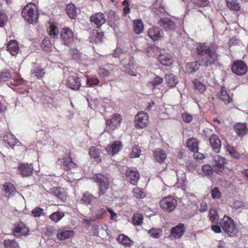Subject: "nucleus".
<instances>
[{"label":"nucleus","mask_w":248,"mask_h":248,"mask_svg":"<svg viewBox=\"0 0 248 248\" xmlns=\"http://www.w3.org/2000/svg\"><path fill=\"white\" fill-rule=\"evenodd\" d=\"M217 46L214 45L208 46L201 44L197 47V52L204 65L208 66L217 62V55L216 53Z\"/></svg>","instance_id":"1"},{"label":"nucleus","mask_w":248,"mask_h":248,"mask_svg":"<svg viewBox=\"0 0 248 248\" xmlns=\"http://www.w3.org/2000/svg\"><path fill=\"white\" fill-rule=\"evenodd\" d=\"M22 15L25 20L30 24H35L38 19V14L36 6L30 3L22 10Z\"/></svg>","instance_id":"2"},{"label":"nucleus","mask_w":248,"mask_h":248,"mask_svg":"<svg viewBox=\"0 0 248 248\" xmlns=\"http://www.w3.org/2000/svg\"><path fill=\"white\" fill-rule=\"evenodd\" d=\"M93 179L98 184L99 196L105 194L110 186V181L108 177L101 173H98L93 177Z\"/></svg>","instance_id":"3"},{"label":"nucleus","mask_w":248,"mask_h":248,"mask_svg":"<svg viewBox=\"0 0 248 248\" xmlns=\"http://www.w3.org/2000/svg\"><path fill=\"white\" fill-rule=\"evenodd\" d=\"M220 225L223 230L229 236L234 235L236 231V227L233 220L229 216H224L220 219Z\"/></svg>","instance_id":"4"},{"label":"nucleus","mask_w":248,"mask_h":248,"mask_svg":"<svg viewBox=\"0 0 248 248\" xmlns=\"http://www.w3.org/2000/svg\"><path fill=\"white\" fill-rule=\"evenodd\" d=\"M161 208L168 212H171L177 204V200L172 196H168L162 198L160 201Z\"/></svg>","instance_id":"5"},{"label":"nucleus","mask_w":248,"mask_h":248,"mask_svg":"<svg viewBox=\"0 0 248 248\" xmlns=\"http://www.w3.org/2000/svg\"><path fill=\"white\" fill-rule=\"evenodd\" d=\"M227 162L226 159L218 155H216L213 156L212 162V167H214V171L220 174L224 170V165Z\"/></svg>","instance_id":"6"},{"label":"nucleus","mask_w":248,"mask_h":248,"mask_svg":"<svg viewBox=\"0 0 248 248\" xmlns=\"http://www.w3.org/2000/svg\"><path fill=\"white\" fill-rule=\"evenodd\" d=\"M148 116L145 112H139L135 117V125L137 128H143L148 124Z\"/></svg>","instance_id":"7"},{"label":"nucleus","mask_w":248,"mask_h":248,"mask_svg":"<svg viewBox=\"0 0 248 248\" xmlns=\"http://www.w3.org/2000/svg\"><path fill=\"white\" fill-rule=\"evenodd\" d=\"M232 70L233 73L239 76H242L247 73L248 67L242 61H236L232 64Z\"/></svg>","instance_id":"8"},{"label":"nucleus","mask_w":248,"mask_h":248,"mask_svg":"<svg viewBox=\"0 0 248 248\" xmlns=\"http://www.w3.org/2000/svg\"><path fill=\"white\" fill-rule=\"evenodd\" d=\"M61 38L65 45L68 46L73 41L74 33L68 28H63L61 31Z\"/></svg>","instance_id":"9"},{"label":"nucleus","mask_w":248,"mask_h":248,"mask_svg":"<svg viewBox=\"0 0 248 248\" xmlns=\"http://www.w3.org/2000/svg\"><path fill=\"white\" fill-rule=\"evenodd\" d=\"M63 82L66 86L74 90H79L81 85L79 78L76 76H69Z\"/></svg>","instance_id":"10"},{"label":"nucleus","mask_w":248,"mask_h":248,"mask_svg":"<svg viewBox=\"0 0 248 248\" xmlns=\"http://www.w3.org/2000/svg\"><path fill=\"white\" fill-rule=\"evenodd\" d=\"M185 226L183 223H179L177 226L172 227L169 235L171 239H179L181 238L185 232Z\"/></svg>","instance_id":"11"},{"label":"nucleus","mask_w":248,"mask_h":248,"mask_svg":"<svg viewBox=\"0 0 248 248\" xmlns=\"http://www.w3.org/2000/svg\"><path fill=\"white\" fill-rule=\"evenodd\" d=\"M125 175L127 180L132 185H136L140 179V174L136 168H128Z\"/></svg>","instance_id":"12"},{"label":"nucleus","mask_w":248,"mask_h":248,"mask_svg":"<svg viewBox=\"0 0 248 248\" xmlns=\"http://www.w3.org/2000/svg\"><path fill=\"white\" fill-rule=\"evenodd\" d=\"M90 21L97 28H99L106 22V19L104 14L97 13L90 16Z\"/></svg>","instance_id":"13"},{"label":"nucleus","mask_w":248,"mask_h":248,"mask_svg":"<svg viewBox=\"0 0 248 248\" xmlns=\"http://www.w3.org/2000/svg\"><path fill=\"white\" fill-rule=\"evenodd\" d=\"M158 24L166 31H173L175 29L174 22L168 18H160L158 21Z\"/></svg>","instance_id":"14"},{"label":"nucleus","mask_w":248,"mask_h":248,"mask_svg":"<svg viewBox=\"0 0 248 248\" xmlns=\"http://www.w3.org/2000/svg\"><path fill=\"white\" fill-rule=\"evenodd\" d=\"M122 148V144L120 141H114L111 144L106 147V150L108 153L114 155L117 154Z\"/></svg>","instance_id":"15"},{"label":"nucleus","mask_w":248,"mask_h":248,"mask_svg":"<svg viewBox=\"0 0 248 248\" xmlns=\"http://www.w3.org/2000/svg\"><path fill=\"white\" fill-rule=\"evenodd\" d=\"M148 34L153 40H159L163 37V31L158 27H154L149 29Z\"/></svg>","instance_id":"16"},{"label":"nucleus","mask_w":248,"mask_h":248,"mask_svg":"<svg viewBox=\"0 0 248 248\" xmlns=\"http://www.w3.org/2000/svg\"><path fill=\"white\" fill-rule=\"evenodd\" d=\"M209 142L213 150L216 153L220 152L221 148V141L219 137L215 134L211 136L209 138Z\"/></svg>","instance_id":"17"},{"label":"nucleus","mask_w":248,"mask_h":248,"mask_svg":"<svg viewBox=\"0 0 248 248\" xmlns=\"http://www.w3.org/2000/svg\"><path fill=\"white\" fill-rule=\"evenodd\" d=\"M122 120L121 116L118 113H115L113 114L112 118L110 120H106V124L108 126L112 127V130H113V127H115L119 125Z\"/></svg>","instance_id":"18"},{"label":"nucleus","mask_w":248,"mask_h":248,"mask_svg":"<svg viewBox=\"0 0 248 248\" xmlns=\"http://www.w3.org/2000/svg\"><path fill=\"white\" fill-rule=\"evenodd\" d=\"M22 176L26 177L31 175L33 171V169L31 164H23L18 167Z\"/></svg>","instance_id":"19"},{"label":"nucleus","mask_w":248,"mask_h":248,"mask_svg":"<svg viewBox=\"0 0 248 248\" xmlns=\"http://www.w3.org/2000/svg\"><path fill=\"white\" fill-rule=\"evenodd\" d=\"M96 199V197L94 196L93 194L87 191L83 193L80 201L81 203L87 206L88 205L91 204L93 200H95Z\"/></svg>","instance_id":"20"},{"label":"nucleus","mask_w":248,"mask_h":248,"mask_svg":"<svg viewBox=\"0 0 248 248\" xmlns=\"http://www.w3.org/2000/svg\"><path fill=\"white\" fill-rule=\"evenodd\" d=\"M154 158L155 161L157 162H163L167 157L166 152L162 149H157L154 152Z\"/></svg>","instance_id":"21"},{"label":"nucleus","mask_w":248,"mask_h":248,"mask_svg":"<svg viewBox=\"0 0 248 248\" xmlns=\"http://www.w3.org/2000/svg\"><path fill=\"white\" fill-rule=\"evenodd\" d=\"M218 97L226 104L230 103L232 101V98L228 94L226 89L224 87H222L218 93Z\"/></svg>","instance_id":"22"},{"label":"nucleus","mask_w":248,"mask_h":248,"mask_svg":"<svg viewBox=\"0 0 248 248\" xmlns=\"http://www.w3.org/2000/svg\"><path fill=\"white\" fill-rule=\"evenodd\" d=\"M51 192L54 196L61 200L62 201H64L66 200V194L64 189L60 187H54L50 189Z\"/></svg>","instance_id":"23"},{"label":"nucleus","mask_w":248,"mask_h":248,"mask_svg":"<svg viewBox=\"0 0 248 248\" xmlns=\"http://www.w3.org/2000/svg\"><path fill=\"white\" fill-rule=\"evenodd\" d=\"M234 129L239 136H243L248 133V129L246 123H237L234 126Z\"/></svg>","instance_id":"24"},{"label":"nucleus","mask_w":248,"mask_h":248,"mask_svg":"<svg viewBox=\"0 0 248 248\" xmlns=\"http://www.w3.org/2000/svg\"><path fill=\"white\" fill-rule=\"evenodd\" d=\"M29 229L28 228L24 226V224H21L17 226L15 229L14 234V235L17 237L21 235H28Z\"/></svg>","instance_id":"25"},{"label":"nucleus","mask_w":248,"mask_h":248,"mask_svg":"<svg viewBox=\"0 0 248 248\" xmlns=\"http://www.w3.org/2000/svg\"><path fill=\"white\" fill-rule=\"evenodd\" d=\"M117 240L121 245L128 247H131L134 244V242L129 237L124 234L119 235Z\"/></svg>","instance_id":"26"},{"label":"nucleus","mask_w":248,"mask_h":248,"mask_svg":"<svg viewBox=\"0 0 248 248\" xmlns=\"http://www.w3.org/2000/svg\"><path fill=\"white\" fill-rule=\"evenodd\" d=\"M158 59L160 63L164 65H170L172 62L171 55L168 53L160 54L158 56Z\"/></svg>","instance_id":"27"},{"label":"nucleus","mask_w":248,"mask_h":248,"mask_svg":"<svg viewBox=\"0 0 248 248\" xmlns=\"http://www.w3.org/2000/svg\"><path fill=\"white\" fill-rule=\"evenodd\" d=\"M103 36V32H99L97 30H94L92 31L90 35V42H95L96 43H100L102 41Z\"/></svg>","instance_id":"28"},{"label":"nucleus","mask_w":248,"mask_h":248,"mask_svg":"<svg viewBox=\"0 0 248 248\" xmlns=\"http://www.w3.org/2000/svg\"><path fill=\"white\" fill-rule=\"evenodd\" d=\"M74 232L70 230H59L57 233V237L61 240H64L69 238L73 235Z\"/></svg>","instance_id":"29"},{"label":"nucleus","mask_w":248,"mask_h":248,"mask_svg":"<svg viewBox=\"0 0 248 248\" xmlns=\"http://www.w3.org/2000/svg\"><path fill=\"white\" fill-rule=\"evenodd\" d=\"M7 50L12 55H15L17 53L19 49L18 43L16 41L11 40L7 44Z\"/></svg>","instance_id":"30"},{"label":"nucleus","mask_w":248,"mask_h":248,"mask_svg":"<svg viewBox=\"0 0 248 248\" xmlns=\"http://www.w3.org/2000/svg\"><path fill=\"white\" fill-rule=\"evenodd\" d=\"M165 79L167 86L171 88L175 87L178 82L176 77L172 74L166 75Z\"/></svg>","instance_id":"31"},{"label":"nucleus","mask_w":248,"mask_h":248,"mask_svg":"<svg viewBox=\"0 0 248 248\" xmlns=\"http://www.w3.org/2000/svg\"><path fill=\"white\" fill-rule=\"evenodd\" d=\"M186 144L187 147L192 152H194L198 150V142L195 138H192L188 139Z\"/></svg>","instance_id":"32"},{"label":"nucleus","mask_w":248,"mask_h":248,"mask_svg":"<svg viewBox=\"0 0 248 248\" xmlns=\"http://www.w3.org/2000/svg\"><path fill=\"white\" fill-rule=\"evenodd\" d=\"M209 217L210 220L213 223H218L219 221V215L217 209L215 207H212L209 210Z\"/></svg>","instance_id":"33"},{"label":"nucleus","mask_w":248,"mask_h":248,"mask_svg":"<svg viewBox=\"0 0 248 248\" xmlns=\"http://www.w3.org/2000/svg\"><path fill=\"white\" fill-rule=\"evenodd\" d=\"M66 12L69 17L74 19L77 15V9L76 6L72 3L67 4L66 6Z\"/></svg>","instance_id":"34"},{"label":"nucleus","mask_w":248,"mask_h":248,"mask_svg":"<svg viewBox=\"0 0 248 248\" xmlns=\"http://www.w3.org/2000/svg\"><path fill=\"white\" fill-rule=\"evenodd\" d=\"M2 189L4 191L6 194L9 195L14 194L16 192V188L11 183H5L2 186Z\"/></svg>","instance_id":"35"},{"label":"nucleus","mask_w":248,"mask_h":248,"mask_svg":"<svg viewBox=\"0 0 248 248\" xmlns=\"http://www.w3.org/2000/svg\"><path fill=\"white\" fill-rule=\"evenodd\" d=\"M134 30L136 33L140 34L143 31L144 27L141 19L134 20L133 21Z\"/></svg>","instance_id":"36"},{"label":"nucleus","mask_w":248,"mask_h":248,"mask_svg":"<svg viewBox=\"0 0 248 248\" xmlns=\"http://www.w3.org/2000/svg\"><path fill=\"white\" fill-rule=\"evenodd\" d=\"M63 166L65 167V169L70 170L76 168L77 164L73 162L70 157H68L63 159L62 161Z\"/></svg>","instance_id":"37"},{"label":"nucleus","mask_w":248,"mask_h":248,"mask_svg":"<svg viewBox=\"0 0 248 248\" xmlns=\"http://www.w3.org/2000/svg\"><path fill=\"white\" fill-rule=\"evenodd\" d=\"M226 3L231 10L237 11L240 9V6L237 0H226Z\"/></svg>","instance_id":"38"},{"label":"nucleus","mask_w":248,"mask_h":248,"mask_svg":"<svg viewBox=\"0 0 248 248\" xmlns=\"http://www.w3.org/2000/svg\"><path fill=\"white\" fill-rule=\"evenodd\" d=\"M200 64L198 62H193L188 63L186 65V69L188 72L193 73L197 71L199 68Z\"/></svg>","instance_id":"39"},{"label":"nucleus","mask_w":248,"mask_h":248,"mask_svg":"<svg viewBox=\"0 0 248 248\" xmlns=\"http://www.w3.org/2000/svg\"><path fill=\"white\" fill-rule=\"evenodd\" d=\"M64 216L63 212L58 211L52 213L50 216V219L55 222L60 221Z\"/></svg>","instance_id":"40"},{"label":"nucleus","mask_w":248,"mask_h":248,"mask_svg":"<svg viewBox=\"0 0 248 248\" xmlns=\"http://www.w3.org/2000/svg\"><path fill=\"white\" fill-rule=\"evenodd\" d=\"M132 193L133 195L137 198L142 199L146 196V193L144 190L139 187L134 188Z\"/></svg>","instance_id":"41"},{"label":"nucleus","mask_w":248,"mask_h":248,"mask_svg":"<svg viewBox=\"0 0 248 248\" xmlns=\"http://www.w3.org/2000/svg\"><path fill=\"white\" fill-rule=\"evenodd\" d=\"M150 236L155 238H159L162 234V231L160 229L152 228L148 231Z\"/></svg>","instance_id":"42"},{"label":"nucleus","mask_w":248,"mask_h":248,"mask_svg":"<svg viewBox=\"0 0 248 248\" xmlns=\"http://www.w3.org/2000/svg\"><path fill=\"white\" fill-rule=\"evenodd\" d=\"M209 0H191L190 4H193L195 7H204L208 5Z\"/></svg>","instance_id":"43"},{"label":"nucleus","mask_w":248,"mask_h":248,"mask_svg":"<svg viewBox=\"0 0 248 248\" xmlns=\"http://www.w3.org/2000/svg\"><path fill=\"white\" fill-rule=\"evenodd\" d=\"M42 48L46 51H50L52 48V44L48 37H46L42 43Z\"/></svg>","instance_id":"44"},{"label":"nucleus","mask_w":248,"mask_h":248,"mask_svg":"<svg viewBox=\"0 0 248 248\" xmlns=\"http://www.w3.org/2000/svg\"><path fill=\"white\" fill-rule=\"evenodd\" d=\"M89 153L92 158H97L100 156V150L95 146H91L89 149Z\"/></svg>","instance_id":"45"},{"label":"nucleus","mask_w":248,"mask_h":248,"mask_svg":"<svg viewBox=\"0 0 248 248\" xmlns=\"http://www.w3.org/2000/svg\"><path fill=\"white\" fill-rule=\"evenodd\" d=\"M45 72L43 69H36L31 70V76L32 77H36L38 78H41L43 77Z\"/></svg>","instance_id":"46"},{"label":"nucleus","mask_w":248,"mask_h":248,"mask_svg":"<svg viewBox=\"0 0 248 248\" xmlns=\"http://www.w3.org/2000/svg\"><path fill=\"white\" fill-rule=\"evenodd\" d=\"M48 31L50 35L53 38L57 37L59 33L58 28L53 24L50 25Z\"/></svg>","instance_id":"47"},{"label":"nucleus","mask_w":248,"mask_h":248,"mask_svg":"<svg viewBox=\"0 0 248 248\" xmlns=\"http://www.w3.org/2000/svg\"><path fill=\"white\" fill-rule=\"evenodd\" d=\"M143 216L139 213H135L132 217L133 223L135 225L139 226L142 224Z\"/></svg>","instance_id":"48"},{"label":"nucleus","mask_w":248,"mask_h":248,"mask_svg":"<svg viewBox=\"0 0 248 248\" xmlns=\"http://www.w3.org/2000/svg\"><path fill=\"white\" fill-rule=\"evenodd\" d=\"M4 245L6 248H17L18 247V244L14 240H5Z\"/></svg>","instance_id":"49"},{"label":"nucleus","mask_w":248,"mask_h":248,"mask_svg":"<svg viewBox=\"0 0 248 248\" xmlns=\"http://www.w3.org/2000/svg\"><path fill=\"white\" fill-rule=\"evenodd\" d=\"M227 150L230 155L235 159H239L240 157V154L237 152L233 147L227 145Z\"/></svg>","instance_id":"50"},{"label":"nucleus","mask_w":248,"mask_h":248,"mask_svg":"<svg viewBox=\"0 0 248 248\" xmlns=\"http://www.w3.org/2000/svg\"><path fill=\"white\" fill-rule=\"evenodd\" d=\"M193 83L195 89L199 90L200 93H203L205 91V86L198 80L195 79Z\"/></svg>","instance_id":"51"},{"label":"nucleus","mask_w":248,"mask_h":248,"mask_svg":"<svg viewBox=\"0 0 248 248\" xmlns=\"http://www.w3.org/2000/svg\"><path fill=\"white\" fill-rule=\"evenodd\" d=\"M99 82V80L96 77H89L87 78V84L90 87L97 85Z\"/></svg>","instance_id":"52"},{"label":"nucleus","mask_w":248,"mask_h":248,"mask_svg":"<svg viewBox=\"0 0 248 248\" xmlns=\"http://www.w3.org/2000/svg\"><path fill=\"white\" fill-rule=\"evenodd\" d=\"M9 139H4V140L10 145V146H14L16 144H17L18 142V140L14 136V135L12 134H10L9 136H7Z\"/></svg>","instance_id":"53"},{"label":"nucleus","mask_w":248,"mask_h":248,"mask_svg":"<svg viewBox=\"0 0 248 248\" xmlns=\"http://www.w3.org/2000/svg\"><path fill=\"white\" fill-rule=\"evenodd\" d=\"M141 150L138 146H135L133 147L132 152L130 154L131 158L139 157L140 155Z\"/></svg>","instance_id":"54"},{"label":"nucleus","mask_w":248,"mask_h":248,"mask_svg":"<svg viewBox=\"0 0 248 248\" xmlns=\"http://www.w3.org/2000/svg\"><path fill=\"white\" fill-rule=\"evenodd\" d=\"M72 57L73 59L77 62H79L81 60L82 54L77 49H73L72 50Z\"/></svg>","instance_id":"55"},{"label":"nucleus","mask_w":248,"mask_h":248,"mask_svg":"<svg viewBox=\"0 0 248 248\" xmlns=\"http://www.w3.org/2000/svg\"><path fill=\"white\" fill-rule=\"evenodd\" d=\"M1 75V78L4 80H8L12 77V73L8 70L3 71Z\"/></svg>","instance_id":"56"},{"label":"nucleus","mask_w":248,"mask_h":248,"mask_svg":"<svg viewBox=\"0 0 248 248\" xmlns=\"http://www.w3.org/2000/svg\"><path fill=\"white\" fill-rule=\"evenodd\" d=\"M32 214L34 217H39L43 214V209L40 207H36L32 211Z\"/></svg>","instance_id":"57"},{"label":"nucleus","mask_w":248,"mask_h":248,"mask_svg":"<svg viewBox=\"0 0 248 248\" xmlns=\"http://www.w3.org/2000/svg\"><path fill=\"white\" fill-rule=\"evenodd\" d=\"M214 167L209 165H205L202 167V170L205 174L209 175L212 170L214 171Z\"/></svg>","instance_id":"58"},{"label":"nucleus","mask_w":248,"mask_h":248,"mask_svg":"<svg viewBox=\"0 0 248 248\" xmlns=\"http://www.w3.org/2000/svg\"><path fill=\"white\" fill-rule=\"evenodd\" d=\"M163 79L159 77L156 76L154 80L151 82V84L154 87L159 85L162 83Z\"/></svg>","instance_id":"59"},{"label":"nucleus","mask_w":248,"mask_h":248,"mask_svg":"<svg viewBox=\"0 0 248 248\" xmlns=\"http://www.w3.org/2000/svg\"><path fill=\"white\" fill-rule=\"evenodd\" d=\"M182 118L183 119V121L185 123H189L191 122L193 120V117L192 116L187 113H184L182 114Z\"/></svg>","instance_id":"60"},{"label":"nucleus","mask_w":248,"mask_h":248,"mask_svg":"<svg viewBox=\"0 0 248 248\" xmlns=\"http://www.w3.org/2000/svg\"><path fill=\"white\" fill-rule=\"evenodd\" d=\"M211 194L214 199H218L221 196V193L217 187H215L212 189Z\"/></svg>","instance_id":"61"},{"label":"nucleus","mask_w":248,"mask_h":248,"mask_svg":"<svg viewBox=\"0 0 248 248\" xmlns=\"http://www.w3.org/2000/svg\"><path fill=\"white\" fill-rule=\"evenodd\" d=\"M98 73L101 76H103L104 77H108L110 75L109 71L103 68H99Z\"/></svg>","instance_id":"62"},{"label":"nucleus","mask_w":248,"mask_h":248,"mask_svg":"<svg viewBox=\"0 0 248 248\" xmlns=\"http://www.w3.org/2000/svg\"><path fill=\"white\" fill-rule=\"evenodd\" d=\"M186 167L189 170L193 171L197 168V165L193 161H189L187 163Z\"/></svg>","instance_id":"63"},{"label":"nucleus","mask_w":248,"mask_h":248,"mask_svg":"<svg viewBox=\"0 0 248 248\" xmlns=\"http://www.w3.org/2000/svg\"><path fill=\"white\" fill-rule=\"evenodd\" d=\"M207 204L205 202H202L200 204L199 210L201 212H205L207 210Z\"/></svg>","instance_id":"64"}]
</instances>
